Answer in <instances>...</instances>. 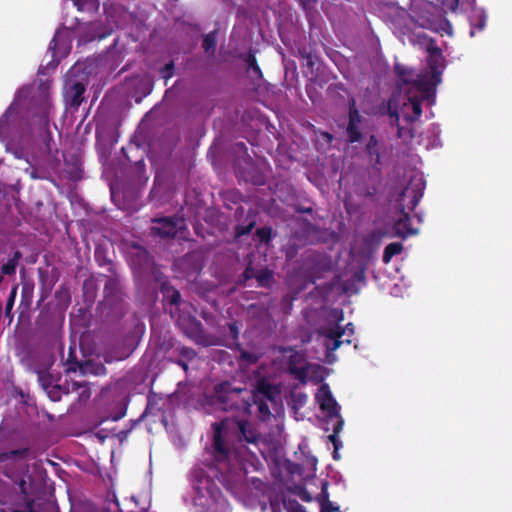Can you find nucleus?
<instances>
[{
    "label": "nucleus",
    "instance_id": "f257e3e1",
    "mask_svg": "<svg viewBox=\"0 0 512 512\" xmlns=\"http://www.w3.org/2000/svg\"><path fill=\"white\" fill-rule=\"evenodd\" d=\"M214 434L212 440V461L208 465L212 472L211 476L200 477L195 483V490L199 497H209L216 500L220 495V491L211 477L216 478L220 483L225 485L227 481V472L230 469L231 450L225 444L223 431L230 428L229 418H225L220 422L213 424Z\"/></svg>",
    "mask_w": 512,
    "mask_h": 512
},
{
    "label": "nucleus",
    "instance_id": "f03ea898",
    "mask_svg": "<svg viewBox=\"0 0 512 512\" xmlns=\"http://www.w3.org/2000/svg\"><path fill=\"white\" fill-rule=\"evenodd\" d=\"M214 397L224 411H237L250 414L251 390L235 387L229 381L221 382L214 387Z\"/></svg>",
    "mask_w": 512,
    "mask_h": 512
},
{
    "label": "nucleus",
    "instance_id": "7ed1b4c3",
    "mask_svg": "<svg viewBox=\"0 0 512 512\" xmlns=\"http://www.w3.org/2000/svg\"><path fill=\"white\" fill-rule=\"evenodd\" d=\"M422 196L423 186L421 183H418L417 185L409 184L400 193L399 209L401 212V217L394 223V230L397 236L405 238L408 235L416 233V231L413 230L411 227L409 214L405 212L406 205L404 204V202L406 199H408L407 208L409 210H414L416 206L419 204Z\"/></svg>",
    "mask_w": 512,
    "mask_h": 512
},
{
    "label": "nucleus",
    "instance_id": "20e7f679",
    "mask_svg": "<svg viewBox=\"0 0 512 512\" xmlns=\"http://www.w3.org/2000/svg\"><path fill=\"white\" fill-rule=\"evenodd\" d=\"M86 86L84 80L75 76L67 77L62 88V97L66 110L77 111L81 104L86 100Z\"/></svg>",
    "mask_w": 512,
    "mask_h": 512
},
{
    "label": "nucleus",
    "instance_id": "39448f33",
    "mask_svg": "<svg viewBox=\"0 0 512 512\" xmlns=\"http://www.w3.org/2000/svg\"><path fill=\"white\" fill-rule=\"evenodd\" d=\"M182 331L197 345L203 347L215 345L213 337L206 333L203 324L195 317H189L185 322H183Z\"/></svg>",
    "mask_w": 512,
    "mask_h": 512
},
{
    "label": "nucleus",
    "instance_id": "423d86ee",
    "mask_svg": "<svg viewBox=\"0 0 512 512\" xmlns=\"http://www.w3.org/2000/svg\"><path fill=\"white\" fill-rule=\"evenodd\" d=\"M427 65L432 74V78L438 80L442 77V73L445 69V58L442 50L436 45L435 40L429 39L426 45Z\"/></svg>",
    "mask_w": 512,
    "mask_h": 512
},
{
    "label": "nucleus",
    "instance_id": "0eeeda50",
    "mask_svg": "<svg viewBox=\"0 0 512 512\" xmlns=\"http://www.w3.org/2000/svg\"><path fill=\"white\" fill-rule=\"evenodd\" d=\"M399 16V28L401 30H410L416 24L414 16V3L412 0H398L394 6Z\"/></svg>",
    "mask_w": 512,
    "mask_h": 512
},
{
    "label": "nucleus",
    "instance_id": "6e6552de",
    "mask_svg": "<svg viewBox=\"0 0 512 512\" xmlns=\"http://www.w3.org/2000/svg\"><path fill=\"white\" fill-rule=\"evenodd\" d=\"M319 333L327 340H329L325 343V346L329 351L337 350L344 342L347 344L351 343L350 338L341 340V338L345 335V329H342V327L338 324L330 327H323L320 329Z\"/></svg>",
    "mask_w": 512,
    "mask_h": 512
},
{
    "label": "nucleus",
    "instance_id": "1a4fd4ad",
    "mask_svg": "<svg viewBox=\"0 0 512 512\" xmlns=\"http://www.w3.org/2000/svg\"><path fill=\"white\" fill-rule=\"evenodd\" d=\"M320 409L326 412L328 417L338 416L340 407L334 399L328 384H322L316 394Z\"/></svg>",
    "mask_w": 512,
    "mask_h": 512
},
{
    "label": "nucleus",
    "instance_id": "9d476101",
    "mask_svg": "<svg viewBox=\"0 0 512 512\" xmlns=\"http://www.w3.org/2000/svg\"><path fill=\"white\" fill-rule=\"evenodd\" d=\"M362 121V117L355 105V102L349 105L348 111V125L346 128V133L348 136V140L350 143H356L361 141L362 133L360 130V124Z\"/></svg>",
    "mask_w": 512,
    "mask_h": 512
},
{
    "label": "nucleus",
    "instance_id": "9b49d317",
    "mask_svg": "<svg viewBox=\"0 0 512 512\" xmlns=\"http://www.w3.org/2000/svg\"><path fill=\"white\" fill-rule=\"evenodd\" d=\"M230 420V426L233 424L237 427L238 438L240 441H245L251 444H257L260 440V434L257 429L245 419L232 418Z\"/></svg>",
    "mask_w": 512,
    "mask_h": 512
},
{
    "label": "nucleus",
    "instance_id": "f8f14e48",
    "mask_svg": "<svg viewBox=\"0 0 512 512\" xmlns=\"http://www.w3.org/2000/svg\"><path fill=\"white\" fill-rule=\"evenodd\" d=\"M252 392V398H260L262 400L269 401L272 404H276L279 396V388L268 382L266 379H261L257 382L256 387Z\"/></svg>",
    "mask_w": 512,
    "mask_h": 512
},
{
    "label": "nucleus",
    "instance_id": "ddd939ff",
    "mask_svg": "<svg viewBox=\"0 0 512 512\" xmlns=\"http://www.w3.org/2000/svg\"><path fill=\"white\" fill-rule=\"evenodd\" d=\"M288 370L301 383L305 384L308 378V366L305 363L304 356L299 352H294L288 359Z\"/></svg>",
    "mask_w": 512,
    "mask_h": 512
},
{
    "label": "nucleus",
    "instance_id": "4468645a",
    "mask_svg": "<svg viewBox=\"0 0 512 512\" xmlns=\"http://www.w3.org/2000/svg\"><path fill=\"white\" fill-rule=\"evenodd\" d=\"M21 363L32 373L37 375V371L47 366V370H50L54 360L47 354H32L21 359Z\"/></svg>",
    "mask_w": 512,
    "mask_h": 512
},
{
    "label": "nucleus",
    "instance_id": "2eb2a0df",
    "mask_svg": "<svg viewBox=\"0 0 512 512\" xmlns=\"http://www.w3.org/2000/svg\"><path fill=\"white\" fill-rule=\"evenodd\" d=\"M441 82V78L438 80L432 78V74H420L415 75L411 84L412 88L421 93L422 97H427L428 94Z\"/></svg>",
    "mask_w": 512,
    "mask_h": 512
},
{
    "label": "nucleus",
    "instance_id": "dca6fc26",
    "mask_svg": "<svg viewBox=\"0 0 512 512\" xmlns=\"http://www.w3.org/2000/svg\"><path fill=\"white\" fill-rule=\"evenodd\" d=\"M157 225L152 227V233L161 237L173 238L177 234L176 222L169 218L164 217L154 220Z\"/></svg>",
    "mask_w": 512,
    "mask_h": 512
},
{
    "label": "nucleus",
    "instance_id": "f3484780",
    "mask_svg": "<svg viewBox=\"0 0 512 512\" xmlns=\"http://www.w3.org/2000/svg\"><path fill=\"white\" fill-rule=\"evenodd\" d=\"M321 506L320 512H340L339 507L334 505L329 499L328 482H323L321 492L316 497Z\"/></svg>",
    "mask_w": 512,
    "mask_h": 512
},
{
    "label": "nucleus",
    "instance_id": "a211bd4d",
    "mask_svg": "<svg viewBox=\"0 0 512 512\" xmlns=\"http://www.w3.org/2000/svg\"><path fill=\"white\" fill-rule=\"evenodd\" d=\"M240 58L247 64V70L248 72L252 73V76L258 80L263 78V73L258 65L255 51L252 49H249V51L244 54L240 55Z\"/></svg>",
    "mask_w": 512,
    "mask_h": 512
},
{
    "label": "nucleus",
    "instance_id": "6ab92c4d",
    "mask_svg": "<svg viewBox=\"0 0 512 512\" xmlns=\"http://www.w3.org/2000/svg\"><path fill=\"white\" fill-rule=\"evenodd\" d=\"M38 382L44 391H47L49 388L55 386L59 378H56L53 374L50 373V370H47V366L43 369L37 371Z\"/></svg>",
    "mask_w": 512,
    "mask_h": 512
},
{
    "label": "nucleus",
    "instance_id": "aec40b11",
    "mask_svg": "<svg viewBox=\"0 0 512 512\" xmlns=\"http://www.w3.org/2000/svg\"><path fill=\"white\" fill-rule=\"evenodd\" d=\"M161 293L170 304L178 305L181 300L180 292L175 289L168 281L161 284Z\"/></svg>",
    "mask_w": 512,
    "mask_h": 512
},
{
    "label": "nucleus",
    "instance_id": "412c9836",
    "mask_svg": "<svg viewBox=\"0 0 512 512\" xmlns=\"http://www.w3.org/2000/svg\"><path fill=\"white\" fill-rule=\"evenodd\" d=\"M394 71L395 74L397 75L399 82H401L402 84H412L413 79L415 77V73L412 69L402 64L396 63L394 66Z\"/></svg>",
    "mask_w": 512,
    "mask_h": 512
},
{
    "label": "nucleus",
    "instance_id": "4be33fe9",
    "mask_svg": "<svg viewBox=\"0 0 512 512\" xmlns=\"http://www.w3.org/2000/svg\"><path fill=\"white\" fill-rule=\"evenodd\" d=\"M385 108H386L387 114L391 118V125L399 126L400 116H399V112H398V102L394 96H392L388 99V101L386 102Z\"/></svg>",
    "mask_w": 512,
    "mask_h": 512
},
{
    "label": "nucleus",
    "instance_id": "5701e85b",
    "mask_svg": "<svg viewBox=\"0 0 512 512\" xmlns=\"http://www.w3.org/2000/svg\"><path fill=\"white\" fill-rule=\"evenodd\" d=\"M268 402L269 401L262 400L260 398H250L251 406L253 404L257 406V410H258V413H259V418L262 421L268 420L271 417V415H272L271 411H270V407L268 405Z\"/></svg>",
    "mask_w": 512,
    "mask_h": 512
},
{
    "label": "nucleus",
    "instance_id": "b1692460",
    "mask_svg": "<svg viewBox=\"0 0 512 512\" xmlns=\"http://www.w3.org/2000/svg\"><path fill=\"white\" fill-rule=\"evenodd\" d=\"M22 258V253L20 251H15L9 260L4 263L1 267V271L3 275H14L16 272V267L18 265L19 260Z\"/></svg>",
    "mask_w": 512,
    "mask_h": 512
},
{
    "label": "nucleus",
    "instance_id": "393cba45",
    "mask_svg": "<svg viewBox=\"0 0 512 512\" xmlns=\"http://www.w3.org/2000/svg\"><path fill=\"white\" fill-rule=\"evenodd\" d=\"M403 250V245L400 242L389 243L383 252L382 260L384 263H389L391 259L400 254Z\"/></svg>",
    "mask_w": 512,
    "mask_h": 512
},
{
    "label": "nucleus",
    "instance_id": "a878e982",
    "mask_svg": "<svg viewBox=\"0 0 512 512\" xmlns=\"http://www.w3.org/2000/svg\"><path fill=\"white\" fill-rule=\"evenodd\" d=\"M424 97L421 96V98L418 97H408V101L410 103L413 115L411 116H405L406 120L409 122H413L417 120L421 114H422V99Z\"/></svg>",
    "mask_w": 512,
    "mask_h": 512
},
{
    "label": "nucleus",
    "instance_id": "bb28decb",
    "mask_svg": "<svg viewBox=\"0 0 512 512\" xmlns=\"http://www.w3.org/2000/svg\"><path fill=\"white\" fill-rule=\"evenodd\" d=\"M120 292L119 281L116 278H107L104 286V294L106 299L117 298Z\"/></svg>",
    "mask_w": 512,
    "mask_h": 512
},
{
    "label": "nucleus",
    "instance_id": "cd10ccee",
    "mask_svg": "<svg viewBox=\"0 0 512 512\" xmlns=\"http://www.w3.org/2000/svg\"><path fill=\"white\" fill-rule=\"evenodd\" d=\"M366 152L374 159V163L378 164L380 162V151L378 147V139L375 135H370L368 142L365 148Z\"/></svg>",
    "mask_w": 512,
    "mask_h": 512
},
{
    "label": "nucleus",
    "instance_id": "c85d7f7f",
    "mask_svg": "<svg viewBox=\"0 0 512 512\" xmlns=\"http://www.w3.org/2000/svg\"><path fill=\"white\" fill-rule=\"evenodd\" d=\"M255 278L259 287L269 288L273 282V272L264 268L256 273Z\"/></svg>",
    "mask_w": 512,
    "mask_h": 512
},
{
    "label": "nucleus",
    "instance_id": "c756f323",
    "mask_svg": "<svg viewBox=\"0 0 512 512\" xmlns=\"http://www.w3.org/2000/svg\"><path fill=\"white\" fill-rule=\"evenodd\" d=\"M55 299H56L58 305L68 307L71 303V295H70L69 288H67L64 285H61L55 291Z\"/></svg>",
    "mask_w": 512,
    "mask_h": 512
},
{
    "label": "nucleus",
    "instance_id": "7c9ffc66",
    "mask_svg": "<svg viewBox=\"0 0 512 512\" xmlns=\"http://www.w3.org/2000/svg\"><path fill=\"white\" fill-rule=\"evenodd\" d=\"M29 453V448L14 449L7 452H0V463L13 458H24Z\"/></svg>",
    "mask_w": 512,
    "mask_h": 512
},
{
    "label": "nucleus",
    "instance_id": "2f4dec72",
    "mask_svg": "<svg viewBox=\"0 0 512 512\" xmlns=\"http://www.w3.org/2000/svg\"><path fill=\"white\" fill-rule=\"evenodd\" d=\"M45 392L47 393V396L49 397V399L51 401L58 402L61 400L62 395L69 393V390H68V388H65L62 385H60L59 383H57L55 386L49 388Z\"/></svg>",
    "mask_w": 512,
    "mask_h": 512
},
{
    "label": "nucleus",
    "instance_id": "473e14b6",
    "mask_svg": "<svg viewBox=\"0 0 512 512\" xmlns=\"http://www.w3.org/2000/svg\"><path fill=\"white\" fill-rule=\"evenodd\" d=\"M202 47L206 53L214 54L216 50V32H210L204 35Z\"/></svg>",
    "mask_w": 512,
    "mask_h": 512
},
{
    "label": "nucleus",
    "instance_id": "72a5a7b5",
    "mask_svg": "<svg viewBox=\"0 0 512 512\" xmlns=\"http://www.w3.org/2000/svg\"><path fill=\"white\" fill-rule=\"evenodd\" d=\"M18 286L14 285L9 293L8 299L6 301V307H5V315L10 319V321L13 318L12 309L15 303L16 295H17Z\"/></svg>",
    "mask_w": 512,
    "mask_h": 512
},
{
    "label": "nucleus",
    "instance_id": "f704fd0d",
    "mask_svg": "<svg viewBox=\"0 0 512 512\" xmlns=\"http://www.w3.org/2000/svg\"><path fill=\"white\" fill-rule=\"evenodd\" d=\"M179 358L183 359L185 361L191 362L195 357L197 356L196 351L193 348L186 347V346H180L177 349Z\"/></svg>",
    "mask_w": 512,
    "mask_h": 512
},
{
    "label": "nucleus",
    "instance_id": "c9c22d12",
    "mask_svg": "<svg viewBox=\"0 0 512 512\" xmlns=\"http://www.w3.org/2000/svg\"><path fill=\"white\" fill-rule=\"evenodd\" d=\"M66 365L68 366L67 370L72 372H76L82 366L76 357L75 351L72 348L69 349Z\"/></svg>",
    "mask_w": 512,
    "mask_h": 512
},
{
    "label": "nucleus",
    "instance_id": "e433bc0d",
    "mask_svg": "<svg viewBox=\"0 0 512 512\" xmlns=\"http://www.w3.org/2000/svg\"><path fill=\"white\" fill-rule=\"evenodd\" d=\"M256 236L259 238L261 242L269 243V241L272 238V228L269 226L258 228L256 230Z\"/></svg>",
    "mask_w": 512,
    "mask_h": 512
},
{
    "label": "nucleus",
    "instance_id": "4c0bfd02",
    "mask_svg": "<svg viewBox=\"0 0 512 512\" xmlns=\"http://www.w3.org/2000/svg\"><path fill=\"white\" fill-rule=\"evenodd\" d=\"M283 504L287 512H306L305 508L297 500H284Z\"/></svg>",
    "mask_w": 512,
    "mask_h": 512
},
{
    "label": "nucleus",
    "instance_id": "58836bf2",
    "mask_svg": "<svg viewBox=\"0 0 512 512\" xmlns=\"http://www.w3.org/2000/svg\"><path fill=\"white\" fill-rule=\"evenodd\" d=\"M255 226V222L252 221L247 225H237L235 227V237L240 238L244 235H248Z\"/></svg>",
    "mask_w": 512,
    "mask_h": 512
},
{
    "label": "nucleus",
    "instance_id": "ea45409f",
    "mask_svg": "<svg viewBox=\"0 0 512 512\" xmlns=\"http://www.w3.org/2000/svg\"><path fill=\"white\" fill-rule=\"evenodd\" d=\"M328 439L334 446L333 458L337 460L340 458V455L338 454V449L342 446V442L335 434L329 435Z\"/></svg>",
    "mask_w": 512,
    "mask_h": 512
},
{
    "label": "nucleus",
    "instance_id": "a19ab883",
    "mask_svg": "<svg viewBox=\"0 0 512 512\" xmlns=\"http://www.w3.org/2000/svg\"><path fill=\"white\" fill-rule=\"evenodd\" d=\"M161 76L168 80L170 79L174 74V63L173 61H170L169 63L165 64L163 68L160 70Z\"/></svg>",
    "mask_w": 512,
    "mask_h": 512
},
{
    "label": "nucleus",
    "instance_id": "79ce46f5",
    "mask_svg": "<svg viewBox=\"0 0 512 512\" xmlns=\"http://www.w3.org/2000/svg\"><path fill=\"white\" fill-rule=\"evenodd\" d=\"M227 327L229 330V334L231 335V338L236 341L239 337V327L238 323L236 321H231L227 323Z\"/></svg>",
    "mask_w": 512,
    "mask_h": 512
},
{
    "label": "nucleus",
    "instance_id": "37998d69",
    "mask_svg": "<svg viewBox=\"0 0 512 512\" xmlns=\"http://www.w3.org/2000/svg\"><path fill=\"white\" fill-rule=\"evenodd\" d=\"M296 494L304 502H311L312 499H313L312 496L310 495V493L307 491V489L305 487H302V486H298L296 488Z\"/></svg>",
    "mask_w": 512,
    "mask_h": 512
},
{
    "label": "nucleus",
    "instance_id": "c03bdc74",
    "mask_svg": "<svg viewBox=\"0 0 512 512\" xmlns=\"http://www.w3.org/2000/svg\"><path fill=\"white\" fill-rule=\"evenodd\" d=\"M486 16L484 14L479 15L477 24H472L471 35H474V30L482 31L486 25Z\"/></svg>",
    "mask_w": 512,
    "mask_h": 512
},
{
    "label": "nucleus",
    "instance_id": "a18cd8bd",
    "mask_svg": "<svg viewBox=\"0 0 512 512\" xmlns=\"http://www.w3.org/2000/svg\"><path fill=\"white\" fill-rule=\"evenodd\" d=\"M255 275H256V272H255L254 268L251 266V264H249L243 271L242 278L244 281H248L252 278H255Z\"/></svg>",
    "mask_w": 512,
    "mask_h": 512
},
{
    "label": "nucleus",
    "instance_id": "49530a36",
    "mask_svg": "<svg viewBox=\"0 0 512 512\" xmlns=\"http://www.w3.org/2000/svg\"><path fill=\"white\" fill-rule=\"evenodd\" d=\"M335 417L338 418V420L333 427V434L338 435L343 429L344 420L340 416L339 412H338V416H335Z\"/></svg>",
    "mask_w": 512,
    "mask_h": 512
},
{
    "label": "nucleus",
    "instance_id": "de8ad7c7",
    "mask_svg": "<svg viewBox=\"0 0 512 512\" xmlns=\"http://www.w3.org/2000/svg\"><path fill=\"white\" fill-rule=\"evenodd\" d=\"M304 59H306V66L309 67L311 70L314 68L317 57L312 56L310 53H307L303 56Z\"/></svg>",
    "mask_w": 512,
    "mask_h": 512
},
{
    "label": "nucleus",
    "instance_id": "09e8293b",
    "mask_svg": "<svg viewBox=\"0 0 512 512\" xmlns=\"http://www.w3.org/2000/svg\"><path fill=\"white\" fill-rule=\"evenodd\" d=\"M241 358L249 361L250 363H256L258 358L253 353H250L248 351H242L241 352Z\"/></svg>",
    "mask_w": 512,
    "mask_h": 512
},
{
    "label": "nucleus",
    "instance_id": "8fccbe9b",
    "mask_svg": "<svg viewBox=\"0 0 512 512\" xmlns=\"http://www.w3.org/2000/svg\"><path fill=\"white\" fill-rule=\"evenodd\" d=\"M41 99H42V103H43V109L44 111L46 112L48 107H50V98H49V94L48 92L46 91H43L41 93Z\"/></svg>",
    "mask_w": 512,
    "mask_h": 512
},
{
    "label": "nucleus",
    "instance_id": "3c124183",
    "mask_svg": "<svg viewBox=\"0 0 512 512\" xmlns=\"http://www.w3.org/2000/svg\"><path fill=\"white\" fill-rule=\"evenodd\" d=\"M342 329H345V335H347V338H350L354 334V325L352 323H348L345 327H342Z\"/></svg>",
    "mask_w": 512,
    "mask_h": 512
},
{
    "label": "nucleus",
    "instance_id": "603ef678",
    "mask_svg": "<svg viewBox=\"0 0 512 512\" xmlns=\"http://www.w3.org/2000/svg\"><path fill=\"white\" fill-rule=\"evenodd\" d=\"M173 362L177 365H179L185 372L188 371V361H185L183 359H176V360H173Z\"/></svg>",
    "mask_w": 512,
    "mask_h": 512
},
{
    "label": "nucleus",
    "instance_id": "864d4df0",
    "mask_svg": "<svg viewBox=\"0 0 512 512\" xmlns=\"http://www.w3.org/2000/svg\"><path fill=\"white\" fill-rule=\"evenodd\" d=\"M58 38H59V35H58V33H56V34L54 35V37H53V39H52L51 43H50L49 48H50L51 50H53V53H55V52H56V48H57V44H58Z\"/></svg>",
    "mask_w": 512,
    "mask_h": 512
},
{
    "label": "nucleus",
    "instance_id": "5fc2aeb1",
    "mask_svg": "<svg viewBox=\"0 0 512 512\" xmlns=\"http://www.w3.org/2000/svg\"><path fill=\"white\" fill-rule=\"evenodd\" d=\"M125 415H126V408H122L121 411L118 414L112 416V420L113 421H118L121 418H123Z\"/></svg>",
    "mask_w": 512,
    "mask_h": 512
},
{
    "label": "nucleus",
    "instance_id": "6e6d98bb",
    "mask_svg": "<svg viewBox=\"0 0 512 512\" xmlns=\"http://www.w3.org/2000/svg\"><path fill=\"white\" fill-rule=\"evenodd\" d=\"M270 507L272 512H281V507L278 502L270 501Z\"/></svg>",
    "mask_w": 512,
    "mask_h": 512
},
{
    "label": "nucleus",
    "instance_id": "4d7b16f0",
    "mask_svg": "<svg viewBox=\"0 0 512 512\" xmlns=\"http://www.w3.org/2000/svg\"><path fill=\"white\" fill-rule=\"evenodd\" d=\"M137 257H139V259H143L144 261L148 260V254L145 251H143L142 253L138 254Z\"/></svg>",
    "mask_w": 512,
    "mask_h": 512
},
{
    "label": "nucleus",
    "instance_id": "13d9d810",
    "mask_svg": "<svg viewBox=\"0 0 512 512\" xmlns=\"http://www.w3.org/2000/svg\"><path fill=\"white\" fill-rule=\"evenodd\" d=\"M236 147L247 152V147L243 142L236 143Z\"/></svg>",
    "mask_w": 512,
    "mask_h": 512
},
{
    "label": "nucleus",
    "instance_id": "bf43d9fd",
    "mask_svg": "<svg viewBox=\"0 0 512 512\" xmlns=\"http://www.w3.org/2000/svg\"><path fill=\"white\" fill-rule=\"evenodd\" d=\"M301 212H304V213H312V208H305V209H302L300 210Z\"/></svg>",
    "mask_w": 512,
    "mask_h": 512
},
{
    "label": "nucleus",
    "instance_id": "052dcab7",
    "mask_svg": "<svg viewBox=\"0 0 512 512\" xmlns=\"http://www.w3.org/2000/svg\"><path fill=\"white\" fill-rule=\"evenodd\" d=\"M31 177H32L33 179H37V178H39V177L37 176L36 172H32V173H31Z\"/></svg>",
    "mask_w": 512,
    "mask_h": 512
},
{
    "label": "nucleus",
    "instance_id": "680f3d73",
    "mask_svg": "<svg viewBox=\"0 0 512 512\" xmlns=\"http://www.w3.org/2000/svg\"><path fill=\"white\" fill-rule=\"evenodd\" d=\"M325 136H326L327 138H329L330 140L332 139V136H331L329 133H326V134H325Z\"/></svg>",
    "mask_w": 512,
    "mask_h": 512
},
{
    "label": "nucleus",
    "instance_id": "e2e57ef3",
    "mask_svg": "<svg viewBox=\"0 0 512 512\" xmlns=\"http://www.w3.org/2000/svg\"><path fill=\"white\" fill-rule=\"evenodd\" d=\"M3 279H4V277H3V274H2V275H0V284L3 282Z\"/></svg>",
    "mask_w": 512,
    "mask_h": 512
}]
</instances>
